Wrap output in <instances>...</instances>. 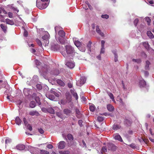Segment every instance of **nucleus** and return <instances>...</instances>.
<instances>
[{
	"label": "nucleus",
	"mask_w": 154,
	"mask_h": 154,
	"mask_svg": "<svg viewBox=\"0 0 154 154\" xmlns=\"http://www.w3.org/2000/svg\"><path fill=\"white\" fill-rule=\"evenodd\" d=\"M74 51V49L72 46L69 45H66L65 46V50L62 52L61 53L65 57L67 58L70 55L72 54Z\"/></svg>",
	"instance_id": "1"
},
{
	"label": "nucleus",
	"mask_w": 154,
	"mask_h": 154,
	"mask_svg": "<svg viewBox=\"0 0 154 154\" xmlns=\"http://www.w3.org/2000/svg\"><path fill=\"white\" fill-rule=\"evenodd\" d=\"M48 3L44 2L41 0H37L36 6L39 9H43L46 8L48 6Z\"/></svg>",
	"instance_id": "2"
},
{
	"label": "nucleus",
	"mask_w": 154,
	"mask_h": 154,
	"mask_svg": "<svg viewBox=\"0 0 154 154\" xmlns=\"http://www.w3.org/2000/svg\"><path fill=\"white\" fill-rule=\"evenodd\" d=\"M29 150L32 154H40V149H39L30 147L29 148Z\"/></svg>",
	"instance_id": "3"
},
{
	"label": "nucleus",
	"mask_w": 154,
	"mask_h": 154,
	"mask_svg": "<svg viewBox=\"0 0 154 154\" xmlns=\"http://www.w3.org/2000/svg\"><path fill=\"white\" fill-rule=\"evenodd\" d=\"M50 35L47 32H45V34L42 37L43 40L45 41L44 42H45V46L48 45L49 43L48 39Z\"/></svg>",
	"instance_id": "4"
},
{
	"label": "nucleus",
	"mask_w": 154,
	"mask_h": 154,
	"mask_svg": "<svg viewBox=\"0 0 154 154\" xmlns=\"http://www.w3.org/2000/svg\"><path fill=\"white\" fill-rule=\"evenodd\" d=\"M85 79L84 77H82L76 82V85L78 86H81L85 83Z\"/></svg>",
	"instance_id": "5"
},
{
	"label": "nucleus",
	"mask_w": 154,
	"mask_h": 154,
	"mask_svg": "<svg viewBox=\"0 0 154 154\" xmlns=\"http://www.w3.org/2000/svg\"><path fill=\"white\" fill-rule=\"evenodd\" d=\"M66 143L64 141H60L57 144L58 148L59 149H63L64 148Z\"/></svg>",
	"instance_id": "6"
},
{
	"label": "nucleus",
	"mask_w": 154,
	"mask_h": 154,
	"mask_svg": "<svg viewBox=\"0 0 154 154\" xmlns=\"http://www.w3.org/2000/svg\"><path fill=\"white\" fill-rule=\"evenodd\" d=\"M108 149L112 151H115L117 149V147L114 144L109 143L107 144Z\"/></svg>",
	"instance_id": "7"
},
{
	"label": "nucleus",
	"mask_w": 154,
	"mask_h": 154,
	"mask_svg": "<svg viewBox=\"0 0 154 154\" xmlns=\"http://www.w3.org/2000/svg\"><path fill=\"white\" fill-rule=\"evenodd\" d=\"M56 109H59V108L56 107H55L53 108L50 107L48 108V112L52 114H54L55 113V110Z\"/></svg>",
	"instance_id": "8"
},
{
	"label": "nucleus",
	"mask_w": 154,
	"mask_h": 154,
	"mask_svg": "<svg viewBox=\"0 0 154 154\" xmlns=\"http://www.w3.org/2000/svg\"><path fill=\"white\" fill-rule=\"evenodd\" d=\"M66 65L70 69L73 68L75 66L74 63L72 61L67 62Z\"/></svg>",
	"instance_id": "9"
},
{
	"label": "nucleus",
	"mask_w": 154,
	"mask_h": 154,
	"mask_svg": "<svg viewBox=\"0 0 154 154\" xmlns=\"http://www.w3.org/2000/svg\"><path fill=\"white\" fill-rule=\"evenodd\" d=\"M25 148V145L22 144H19L16 146V149L19 150H22Z\"/></svg>",
	"instance_id": "10"
},
{
	"label": "nucleus",
	"mask_w": 154,
	"mask_h": 154,
	"mask_svg": "<svg viewBox=\"0 0 154 154\" xmlns=\"http://www.w3.org/2000/svg\"><path fill=\"white\" fill-rule=\"evenodd\" d=\"M60 46L57 44H53L51 45V49L52 50L56 51L59 49Z\"/></svg>",
	"instance_id": "11"
},
{
	"label": "nucleus",
	"mask_w": 154,
	"mask_h": 154,
	"mask_svg": "<svg viewBox=\"0 0 154 154\" xmlns=\"http://www.w3.org/2000/svg\"><path fill=\"white\" fill-rule=\"evenodd\" d=\"M114 138L116 140H118L120 141H122V140L120 136L117 133L114 134L113 135Z\"/></svg>",
	"instance_id": "12"
},
{
	"label": "nucleus",
	"mask_w": 154,
	"mask_h": 154,
	"mask_svg": "<svg viewBox=\"0 0 154 154\" xmlns=\"http://www.w3.org/2000/svg\"><path fill=\"white\" fill-rule=\"evenodd\" d=\"M56 40L58 42L62 44H64L66 42L65 39L63 37L61 38L59 37L57 39L56 38Z\"/></svg>",
	"instance_id": "13"
},
{
	"label": "nucleus",
	"mask_w": 154,
	"mask_h": 154,
	"mask_svg": "<svg viewBox=\"0 0 154 154\" xmlns=\"http://www.w3.org/2000/svg\"><path fill=\"white\" fill-rule=\"evenodd\" d=\"M29 114L32 116H38L39 115L38 112L36 110L30 111L29 112Z\"/></svg>",
	"instance_id": "14"
},
{
	"label": "nucleus",
	"mask_w": 154,
	"mask_h": 154,
	"mask_svg": "<svg viewBox=\"0 0 154 154\" xmlns=\"http://www.w3.org/2000/svg\"><path fill=\"white\" fill-rule=\"evenodd\" d=\"M96 31L101 36H104V33L101 32V31L100 29L99 28V27L98 26H96Z\"/></svg>",
	"instance_id": "15"
},
{
	"label": "nucleus",
	"mask_w": 154,
	"mask_h": 154,
	"mask_svg": "<svg viewBox=\"0 0 154 154\" xmlns=\"http://www.w3.org/2000/svg\"><path fill=\"white\" fill-rule=\"evenodd\" d=\"M0 27L2 29L3 31L5 33L7 32V26L4 24H1L0 25Z\"/></svg>",
	"instance_id": "16"
},
{
	"label": "nucleus",
	"mask_w": 154,
	"mask_h": 154,
	"mask_svg": "<svg viewBox=\"0 0 154 154\" xmlns=\"http://www.w3.org/2000/svg\"><path fill=\"white\" fill-rule=\"evenodd\" d=\"M146 82L143 79L140 80L139 82V85L140 87H144L146 85Z\"/></svg>",
	"instance_id": "17"
},
{
	"label": "nucleus",
	"mask_w": 154,
	"mask_h": 154,
	"mask_svg": "<svg viewBox=\"0 0 154 154\" xmlns=\"http://www.w3.org/2000/svg\"><path fill=\"white\" fill-rule=\"evenodd\" d=\"M37 94H38V96L36 97L35 98V101L39 105H40L41 104V103L40 102V99L39 97L41 95L39 93H38Z\"/></svg>",
	"instance_id": "18"
},
{
	"label": "nucleus",
	"mask_w": 154,
	"mask_h": 154,
	"mask_svg": "<svg viewBox=\"0 0 154 154\" xmlns=\"http://www.w3.org/2000/svg\"><path fill=\"white\" fill-rule=\"evenodd\" d=\"M107 108L108 110L110 112L112 111L114 109V107L111 104L107 105Z\"/></svg>",
	"instance_id": "19"
},
{
	"label": "nucleus",
	"mask_w": 154,
	"mask_h": 154,
	"mask_svg": "<svg viewBox=\"0 0 154 154\" xmlns=\"http://www.w3.org/2000/svg\"><path fill=\"white\" fill-rule=\"evenodd\" d=\"M58 35L61 38L64 37L65 35V33L63 30H60L58 32Z\"/></svg>",
	"instance_id": "20"
},
{
	"label": "nucleus",
	"mask_w": 154,
	"mask_h": 154,
	"mask_svg": "<svg viewBox=\"0 0 154 154\" xmlns=\"http://www.w3.org/2000/svg\"><path fill=\"white\" fill-rule=\"evenodd\" d=\"M5 22L6 23L8 24L13 25L14 24V22L13 20H10L8 19H6Z\"/></svg>",
	"instance_id": "21"
},
{
	"label": "nucleus",
	"mask_w": 154,
	"mask_h": 154,
	"mask_svg": "<svg viewBox=\"0 0 154 154\" xmlns=\"http://www.w3.org/2000/svg\"><path fill=\"white\" fill-rule=\"evenodd\" d=\"M46 97L50 100H55V97L53 95L51 94H46Z\"/></svg>",
	"instance_id": "22"
},
{
	"label": "nucleus",
	"mask_w": 154,
	"mask_h": 154,
	"mask_svg": "<svg viewBox=\"0 0 154 154\" xmlns=\"http://www.w3.org/2000/svg\"><path fill=\"white\" fill-rule=\"evenodd\" d=\"M74 43L75 45L78 48H79V47L82 45V44L81 42H80L78 41H74Z\"/></svg>",
	"instance_id": "23"
},
{
	"label": "nucleus",
	"mask_w": 154,
	"mask_h": 154,
	"mask_svg": "<svg viewBox=\"0 0 154 154\" xmlns=\"http://www.w3.org/2000/svg\"><path fill=\"white\" fill-rule=\"evenodd\" d=\"M57 83L60 85L64 86L65 85V84L62 80L60 79H58L57 81Z\"/></svg>",
	"instance_id": "24"
},
{
	"label": "nucleus",
	"mask_w": 154,
	"mask_h": 154,
	"mask_svg": "<svg viewBox=\"0 0 154 154\" xmlns=\"http://www.w3.org/2000/svg\"><path fill=\"white\" fill-rule=\"evenodd\" d=\"M15 122L16 124L18 125H20L21 124V121L18 117H16L15 119Z\"/></svg>",
	"instance_id": "25"
},
{
	"label": "nucleus",
	"mask_w": 154,
	"mask_h": 154,
	"mask_svg": "<svg viewBox=\"0 0 154 154\" xmlns=\"http://www.w3.org/2000/svg\"><path fill=\"white\" fill-rule=\"evenodd\" d=\"M150 63L149 62L148 60H147L146 62V64L145 65V69L146 70H149V66L150 65Z\"/></svg>",
	"instance_id": "26"
},
{
	"label": "nucleus",
	"mask_w": 154,
	"mask_h": 154,
	"mask_svg": "<svg viewBox=\"0 0 154 154\" xmlns=\"http://www.w3.org/2000/svg\"><path fill=\"white\" fill-rule=\"evenodd\" d=\"M143 45L144 47L147 50H149V47L148 43L147 42H145L143 43Z\"/></svg>",
	"instance_id": "27"
},
{
	"label": "nucleus",
	"mask_w": 154,
	"mask_h": 154,
	"mask_svg": "<svg viewBox=\"0 0 154 154\" xmlns=\"http://www.w3.org/2000/svg\"><path fill=\"white\" fill-rule=\"evenodd\" d=\"M64 113L67 115H69L71 112V111L69 109H65L63 111Z\"/></svg>",
	"instance_id": "28"
},
{
	"label": "nucleus",
	"mask_w": 154,
	"mask_h": 154,
	"mask_svg": "<svg viewBox=\"0 0 154 154\" xmlns=\"http://www.w3.org/2000/svg\"><path fill=\"white\" fill-rule=\"evenodd\" d=\"M147 34L148 36L150 38H153L154 37V36L152 33L150 31H148L147 32Z\"/></svg>",
	"instance_id": "29"
},
{
	"label": "nucleus",
	"mask_w": 154,
	"mask_h": 154,
	"mask_svg": "<svg viewBox=\"0 0 154 154\" xmlns=\"http://www.w3.org/2000/svg\"><path fill=\"white\" fill-rule=\"evenodd\" d=\"M58 112H56V114L57 116L60 118H61L62 117V114L60 110L59 109H56Z\"/></svg>",
	"instance_id": "30"
},
{
	"label": "nucleus",
	"mask_w": 154,
	"mask_h": 154,
	"mask_svg": "<svg viewBox=\"0 0 154 154\" xmlns=\"http://www.w3.org/2000/svg\"><path fill=\"white\" fill-rule=\"evenodd\" d=\"M67 137L69 140L71 141L73 140V137L71 134H68L67 136Z\"/></svg>",
	"instance_id": "31"
},
{
	"label": "nucleus",
	"mask_w": 154,
	"mask_h": 154,
	"mask_svg": "<svg viewBox=\"0 0 154 154\" xmlns=\"http://www.w3.org/2000/svg\"><path fill=\"white\" fill-rule=\"evenodd\" d=\"M120 126L118 125L114 124L112 127V128L114 130H117L119 129Z\"/></svg>",
	"instance_id": "32"
},
{
	"label": "nucleus",
	"mask_w": 154,
	"mask_h": 154,
	"mask_svg": "<svg viewBox=\"0 0 154 154\" xmlns=\"http://www.w3.org/2000/svg\"><path fill=\"white\" fill-rule=\"evenodd\" d=\"M35 103L34 101H32L29 104L30 107L32 108H33L35 106Z\"/></svg>",
	"instance_id": "33"
},
{
	"label": "nucleus",
	"mask_w": 154,
	"mask_h": 154,
	"mask_svg": "<svg viewBox=\"0 0 154 154\" xmlns=\"http://www.w3.org/2000/svg\"><path fill=\"white\" fill-rule=\"evenodd\" d=\"M40 154H49V152L46 150H40Z\"/></svg>",
	"instance_id": "34"
},
{
	"label": "nucleus",
	"mask_w": 154,
	"mask_h": 154,
	"mask_svg": "<svg viewBox=\"0 0 154 154\" xmlns=\"http://www.w3.org/2000/svg\"><path fill=\"white\" fill-rule=\"evenodd\" d=\"M113 53L114 55V61L115 62H116L118 61V56L117 54L116 51H113Z\"/></svg>",
	"instance_id": "35"
},
{
	"label": "nucleus",
	"mask_w": 154,
	"mask_h": 154,
	"mask_svg": "<svg viewBox=\"0 0 154 154\" xmlns=\"http://www.w3.org/2000/svg\"><path fill=\"white\" fill-rule=\"evenodd\" d=\"M60 154H69L70 152L69 151H60L59 152Z\"/></svg>",
	"instance_id": "36"
},
{
	"label": "nucleus",
	"mask_w": 154,
	"mask_h": 154,
	"mask_svg": "<svg viewBox=\"0 0 154 154\" xmlns=\"http://www.w3.org/2000/svg\"><path fill=\"white\" fill-rule=\"evenodd\" d=\"M79 49L80 51L82 52H85V51L86 49L85 46H82L81 45L80 47H79Z\"/></svg>",
	"instance_id": "37"
},
{
	"label": "nucleus",
	"mask_w": 154,
	"mask_h": 154,
	"mask_svg": "<svg viewBox=\"0 0 154 154\" xmlns=\"http://www.w3.org/2000/svg\"><path fill=\"white\" fill-rule=\"evenodd\" d=\"M132 61L133 62H136L138 63H140L141 62V60L140 59H133L132 60Z\"/></svg>",
	"instance_id": "38"
},
{
	"label": "nucleus",
	"mask_w": 154,
	"mask_h": 154,
	"mask_svg": "<svg viewBox=\"0 0 154 154\" xmlns=\"http://www.w3.org/2000/svg\"><path fill=\"white\" fill-rule=\"evenodd\" d=\"M145 20L147 22L148 25H149L151 21V20L150 18L148 17H147L145 18Z\"/></svg>",
	"instance_id": "39"
},
{
	"label": "nucleus",
	"mask_w": 154,
	"mask_h": 154,
	"mask_svg": "<svg viewBox=\"0 0 154 154\" xmlns=\"http://www.w3.org/2000/svg\"><path fill=\"white\" fill-rule=\"evenodd\" d=\"M91 43L90 41H89L87 45V48L88 49V50L89 51H91Z\"/></svg>",
	"instance_id": "40"
},
{
	"label": "nucleus",
	"mask_w": 154,
	"mask_h": 154,
	"mask_svg": "<svg viewBox=\"0 0 154 154\" xmlns=\"http://www.w3.org/2000/svg\"><path fill=\"white\" fill-rule=\"evenodd\" d=\"M89 109L91 111L94 112L95 109V107L94 105H91L90 106Z\"/></svg>",
	"instance_id": "41"
},
{
	"label": "nucleus",
	"mask_w": 154,
	"mask_h": 154,
	"mask_svg": "<svg viewBox=\"0 0 154 154\" xmlns=\"http://www.w3.org/2000/svg\"><path fill=\"white\" fill-rule=\"evenodd\" d=\"M75 110L76 114L78 115L77 116V117L79 118L80 115L81 114L79 110L78 109H76Z\"/></svg>",
	"instance_id": "42"
},
{
	"label": "nucleus",
	"mask_w": 154,
	"mask_h": 154,
	"mask_svg": "<svg viewBox=\"0 0 154 154\" xmlns=\"http://www.w3.org/2000/svg\"><path fill=\"white\" fill-rule=\"evenodd\" d=\"M97 119L99 122H102L104 118L102 116H98Z\"/></svg>",
	"instance_id": "43"
},
{
	"label": "nucleus",
	"mask_w": 154,
	"mask_h": 154,
	"mask_svg": "<svg viewBox=\"0 0 154 154\" xmlns=\"http://www.w3.org/2000/svg\"><path fill=\"white\" fill-rule=\"evenodd\" d=\"M106 151H107L106 149L105 148V147H103L102 148V149H101V154H102V153H103L105 152H106Z\"/></svg>",
	"instance_id": "44"
},
{
	"label": "nucleus",
	"mask_w": 154,
	"mask_h": 154,
	"mask_svg": "<svg viewBox=\"0 0 154 154\" xmlns=\"http://www.w3.org/2000/svg\"><path fill=\"white\" fill-rule=\"evenodd\" d=\"M36 42L38 44L40 47H42V42H41V41L39 40L38 39H36Z\"/></svg>",
	"instance_id": "45"
},
{
	"label": "nucleus",
	"mask_w": 154,
	"mask_h": 154,
	"mask_svg": "<svg viewBox=\"0 0 154 154\" xmlns=\"http://www.w3.org/2000/svg\"><path fill=\"white\" fill-rule=\"evenodd\" d=\"M53 74L54 75H58L59 74V70L58 69L55 70Z\"/></svg>",
	"instance_id": "46"
},
{
	"label": "nucleus",
	"mask_w": 154,
	"mask_h": 154,
	"mask_svg": "<svg viewBox=\"0 0 154 154\" xmlns=\"http://www.w3.org/2000/svg\"><path fill=\"white\" fill-rule=\"evenodd\" d=\"M11 139L8 138L6 139L5 140V143L7 144L10 143L11 142Z\"/></svg>",
	"instance_id": "47"
},
{
	"label": "nucleus",
	"mask_w": 154,
	"mask_h": 154,
	"mask_svg": "<svg viewBox=\"0 0 154 154\" xmlns=\"http://www.w3.org/2000/svg\"><path fill=\"white\" fill-rule=\"evenodd\" d=\"M72 94L73 96L75 98L76 100H78V96L77 94L75 92H73L72 93Z\"/></svg>",
	"instance_id": "48"
},
{
	"label": "nucleus",
	"mask_w": 154,
	"mask_h": 154,
	"mask_svg": "<svg viewBox=\"0 0 154 154\" xmlns=\"http://www.w3.org/2000/svg\"><path fill=\"white\" fill-rule=\"evenodd\" d=\"M36 88L40 90L42 89V86L41 84H37L36 85Z\"/></svg>",
	"instance_id": "49"
},
{
	"label": "nucleus",
	"mask_w": 154,
	"mask_h": 154,
	"mask_svg": "<svg viewBox=\"0 0 154 154\" xmlns=\"http://www.w3.org/2000/svg\"><path fill=\"white\" fill-rule=\"evenodd\" d=\"M33 79L35 82L37 81L38 80V77L37 75H34L33 77Z\"/></svg>",
	"instance_id": "50"
},
{
	"label": "nucleus",
	"mask_w": 154,
	"mask_h": 154,
	"mask_svg": "<svg viewBox=\"0 0 154 154\" xmlns=\"http://www.w3.org/2000/svg\"><path fill=\"white\" fill-rule=\"evenodd\" d=\"M107 93L111 99L114 97L113 94L111 93L107 92Z\"/></svg>",
	"instance_id": "51"
},
{
	"label": "nucleus",
	"mask_w": 154,
	"mask_h": 154,
	"mask_svg": "<svg viewBox=\"0 0 154 154\" xmlns=\"http://www.w3.org/2000/svg\"><path fill=\"white\" fill-rule=\"evenodd\" d=\"M109 16L107 14L102 15H101V17L103 18H106L107 19L109 18Z\"/></svg>",
	"instance_id": "52"
},
{
	"label": "nucleus",
	"mask_w": 154,
	"mask_h": 154,
	"mask_svg": "<svg viewBox=\"0 0 154 154\" xmlns=\"http://www.w3.org/2000/svg\"><path fill=\"white\" fill-rule=\"evenodd\" d=\"M38 132L42 134H43L44 132V130L41 128H38Z\"/></svg>",
	"instance_id": "53"
},
{
	"label": "nucleus",
	"mask_w": 154,
	"mask_h": 154,
	"mask_svg": "<svg viewBox=\"0 0 154 154\" xmlns=\"http://www.w3.org/2000/svg\"><path fill=\"white\" fill-rule=\"evenodd\" d=\"M27 125V128L30 131H32V128L31 125L30 124H28Z\"/></svg>",
	"instance_id": "54"
},
{
	"label": "nucleus",
	"mask_w": 154,
	"mask_h": 154,
	"mask_svg": "<svg viewBox=\"0 0 154 154\" xmlns=\"http://www.w3.org/2000/svg\"><path fill=\"white\" fill-rule=\"evenodd\" d=\"M129 146L133 149H135L136 148V146L134 143H132Z\"/></svg>",
	"instance_id": "55"
},
{
	"label": "nucleus",
	"mask_w": 154,
	"mask_h": 154,
	"mask_svg": "<svg viewBox=\"0 0 154 154\" xmlns=\"http://www.w3.org/2000/svg\"><path fill=\"white\" fill-rule=\"evenodd\" d=\"M42 110L45 112H48V108L46 109L45 108L43 107L42 108Z\"/></svg>",
	"instance_id": "56"
},
{
	"label": "nucleus",
	"mask_w": 154,
	"mask_h": 154,
	"mask_svg": "<svg viewBox=\"0 0 154 154\" xmlns=\"http://www.w3.org/2000/svg\"><path fill=\"white\" fill-rule=\"evenodd\" d=\"M47 147L49 149H51L53 147V146L51 144H49L47 146Z\"/></svg>",
	"instance_id": "57"
},
{
	"label": "nucleus",
	"mask_w": 154,
	"mask_h": 154,
	"mask_svg": "<svg viewBox=\"0 0 154 154\" xmlns=\"http://www.w3.org/2000/svg\"><path fill=\"white\" fill-rule=\"evenodd\" d=\"M23 120L24 122V124L26 126H27L28 123V122H27V121L26 120V119L25 118H24L23 119Z\"/></svg>",
	"instance_id": "58"
},
{
	"label": "nucleus",
	"mask_w": 154,
	"mask_h": 154,
	"mask_svg": "<svg viewBox=\"0 0 154 154\" xmlns=\"http://www.w3.org/2000/svg\"><path fill=\"white\" fill-rule=\"evenodd\" d=\"M138 21H139V20H138V19H136L134 20V25L135 26H136L137 24V23L138 22Z\"/></svg>",
	"instance_id": "59"
},
{
	"label": "nucleus",
	"mask_w": 154,
	"mask_h": 154,
	"mask_svg": "<svg viewBox=\"0 0 154 154\" xmlns=\"http://www.w3.org/2000/svg\"><path fill=\"white\" fill-rule=\"evenodd\" d=\"M105 42L104 40H102L101 42V47L104 48Z\"/></svg>",
	"instance_id": "60"
},
{
	"label": "nucleus",
	"mask_w": 154,
	"mask_h": 154,
	"mask_svg": "<svg viewBox=\"0 0 154 154\" xmlns=\"http://www.w3.org/2000/svg\"><path fill=\"white\" fill-rule=\"evenodd\" d=\"M23 35L25 37H27L28 35L27 32L25 30H24Z\"/></svg>",
	"instance_id": "61"
},
{
	"label": "nucleus",
	"mask_w": 154,
	"mask_h": 154,
	"mask_svg": "<svg viewBox=\"0 0 154 154\" xmlns=\"http://www.w3.org/2000/svg\"><path fill=\"white\" fill-rule=\"evenodd\" d=\"M8 15L10 18H12L13 17V14L11 12H9L8 13Z\"/></svg>",
	"instance_id": "62"
},
{
	"label": "nucleus",
	"mask_w": 154,
	"mask_h": 154,
	"mask_svg": "<svg viewBox=\"0 0 154 154\" xmlns=\"http://www.w3.org/2000/svg\"><path fill=\"white\" fill-rule=\"evenodd\" d=\"M105 52V48L103 47H101V51H100V53H104Z\"/></svg>",
	"instance_id": "63"
},
{
	"label": "nucleus",
	"mask_w": 154,
	"mask_h": 154,
	"mask_svg": "<svg viewBox=\"0 0 154 154\" xmlns=\"http://www.w3.org/2000/svg\"><path fill=\"white\" fill-rule=\"evenodd\" d=\"M60 103L61 104H65L66 103V102L65 101V100L64 99H62L61 100Z\"/></svg>",
	"instance_id": "64"
}]
</instances>
